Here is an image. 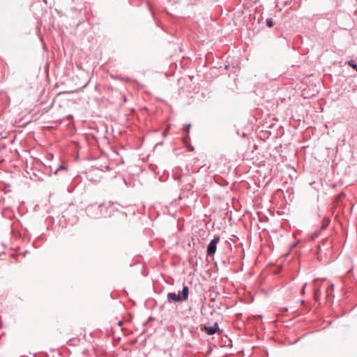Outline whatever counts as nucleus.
Returning a JSON list of instances; mask_svg holds the SVG:
<instances>
[{"label":"nucleus","mask_w":357,"mask_h":357,"mask_svg":"<svg viewBox=\"0 0 357 357\" xmlns=\"http://www.w3.org/2000/svg\"><path fill=\"white\" fill-rule=\"evenodd\" d=\"M189 294V289L188 286H184L181 294H176V293H169L167 298L169 300L174 302L185 301L188 299Z\"/></svg>","instance_id":"1"},{"label":"nucleus","mask_w":357,"mask_h":357,"mask_svg":"<svg viewBox=\"0 0 357 357\" xmlns=\"http://www.w3.org/2000/svg\"><path fill=\"white\" fill-rule=\"evenodd\" d=\"M306 286V284H304V286L303 287L302 289H301V294H304L305 293V287Z\"/></svg>","instance_id":"6"},{"label":"nucleus","mask_w":357,"mask_h":357,"mask_svg":"<svg viewBox=\"0 0 357 357\" xmlns=\"http://www.w3.org/2000/svg\"><path fill=\"white\" fill-rule=\"evenodd\" d=\"M189 128H190V126H188L187 127V131H188Z\"/></svg>","instance_id":"7"},{"label":"nucleus","mask_w":357,"mask_h":357,"mask_svg":"<svg viewBox=\"0 0 357 357\" xmlns=\"http://www.w3.org/2000/svg\"><path fill=\"white\" fill-rule=\"evenodd\" d=\"M348 64L349 66H351L352 68L355 69L357 71V64L354 63V61H350L348 62Z\"/></svg>","instance_id":"4"},{"label":"nucleus","mask_w":357,"mask_h":357,"mask_svg":"<svg viewBox=\"0 0 357 357\" xmlns=\"http://www.w3.org/2000/svg\"><path fill=\"white\" fill-rule=\"evenodd\" d=\"M220 241V237L214 238L208 244L207 248L208 255H213L216 251L217 244Z\"/></svg>","instance_id":"2"},{"label":"nucleus","mask_w":357,"mask_h":357,"mask_svg":"<svg viewBox=\"0 0 357 357\" xmlns=\"http://www.w3.org/2000/svg\"><path fill=\"white\" fill-rule=\"evenodd\" d=\"M218 324H215L213 326L207 327L204 326L202 330L204 331L208 335H213L218 330Z\"/></svg>","instance_id":"3"},{"label":"nucleus","mask_w":357,"mask_h":357,"mask_svg":"<svg viewBox=\"0 0 357 357\" xmlns=\"http://www.w3.org/2000/svg\"><path fill=\"white\" fill-rule=\"evenodd\" d=\"M267 25L269 26V27H272L273 26V21L271 20H267Z\"/></svg>","instance_id":"5"}]
</instances>
